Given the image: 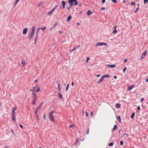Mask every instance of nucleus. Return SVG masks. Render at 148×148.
Returning a JSON list of instances; mask_svg holds the SVG:
<instances>
[{
    "label": "nucleus",
    "mask_w": 148,
    "mask_h": 148,
    "mask_svg": "<svg viewBox=\"0 0 148 148\" xmlns=\"http://www.w3.org/2000/svg\"><path fill=\"white\" fill-rule=\"evenodd\" d=\"M117 32V31L116 30V29H114V30L112 32V33L113 34H115Z\"/></svg>",
    "instance_id": "obj_29"
},
{
    "label": "nucleus",
    "mask_w": 148,
    "mask_h": 148,
    "mask_svg": "<svg viewBox=\"0 0 148 148\" xmlns=\"http://www.w3.org/2000/svg\"><path fill=\"white\" fill-rule=\"evenodd\" d=\"M127 59H126L124 60V63H125L127 62Z\"/></svg>",
    "instance_id": "obj_57"
},
{
    "label": "nucleus",
    "mask_w": 148,
    "mask_h": 148,
    "mask_svg": "<svg viewBox=\"0 0 148 148\" xmlns=\"http://www.w3.org/2000/svg\"><path fill=\"white\" fill-rule=\"evenodd\" d=\"M126 69V67H124L123 69V72H124L125 71Z\"/></svg>",
    "instance_id": "obj_47"
},
{
    "label": "nucleus",
    "mask_w": 148,
    "mask_h": 148,
    "mask_svg": "<svg viewBox=\"0 0 148 148\" xmlns=\"http://www.w3.org/2000/svg\"><path fill=\"white\" fill-rule=\"evenodd\" d=\"M120 105L118 103H117L116 104L115 107L117 108H120Z\"/></svg>",
    "instance_id": "obj_20"
},
{
    "label": "nucleus",
    "mask_w": 148,
    "mask_h": 148,
    "mask_svg": "<svg viewBox=\"0 0 148 148\" xmlns=\"http://www.w3.org/2000/svg\"><path fill=\"white\" fill-rule=\"evenodd\" d=\"M72 18L71 16V15H69L68 17L67 18V20L66 21L67 22H69L70 21V20Z\"/></svg>",
    "instance_id": "obj_16"
},
{
    "label": "nucleus",
    "mask_w": 148,
    "mask_h": 148,
    "mask_svg": "<svg viewBox=\"0 0 148 148\" xmlns=\"http://www.w3.org/2000/svg\"><path fill=\"white\" fill-rule=\"evenodd\" d=\"M36 100H34V99H33V100H32V103H33V105L35 104V102H36Z\"/></svg>",
    "instance_id": "obj_36"
},
{
    "label": "nucleus",
    "mask_w": 148,
    "mask_h": 148,
    "mask_svg": "<svg viewBox=\"0 0 148 148\" xmlns=\"http://www.w3.org/2000/svg\"><path fill=\"white\" fill-rule=\"evenodd\" d=\"M45 28H46V27H43L41 28L40 29H41L42 31H44V30H45Z\"/></svg>",
    "instance_id": "obj_41"
},
{
    "label": "nucleus",
    "mask_w": 148,
    "mask_h": 148,
    "mask_svg": "<svg viewBox=\"0 0 148 148\" xmlns=\"http://www.w3.org/2000/svg\"><path fill=\"white\" fill-rule=\"evenodd\" d=\"M59 97L60 98V99H62V95H61V93H59Z\"/></svg>",
    "instance_id": "obj_25"
},
{
    "label": "nucleus",
    "mask_w": 148,
    "mask_h": 148,
    "mask_svg": "<svg viewBox=\"0 0 148 148\" xmlns=\"http://www.w3.org/2000/svg\"><path fill=\"white\" fill-rule=\"evenodd\" d=\"M35 30V26H33L31 29V32L34 33Z\"/></svg>",
    "instance_id": "obj_15"
},
{
    "label": "nucleus",
    "mask_w": 148,
    "mask_h": 148,
    "mask_svg": "<svg viewBox=\"0 0 148 148\" xmlns=\"http://www.w3.org/2000/svg\"><path fill=\"white\" fill-rule=\"evenodd\" d=\"M78 4V3L77 2H75V3H74V5H77Z\"/></svg>",
    "instance_id": "obj_52"
},
{
    "label": "nucleus",
    "mask_w": 148,
    "mask_h": 148,
    "mask_svg": "<svg viewBox=\"0 0 148 148\" xmlns=\"http://www.w3.org/2000/svg\"><path fill=\"white\" fill-rule=\"evenodd\" d=\"M139 7H138L137 9L134 12L135 13H136L139 10Z\"/></svg>",
    "instance_id": "obj_44"
},
{
    "label": "nucleus",
    "mask_w": 148,
    "mask_h": 148,
    "mask_svg": "<svg viewBox=\"0 0 148 148\" xmlns=\"http://www.w3.org/2000/svg\"><path fill=\"white\" fill-rule=\"evenodd\" d=\"M68 3L70 4V7H71L73 5V3L70 0H69L68 1Z\"/></svg>",
    "instance_id": "obj_17"
},
{
    "label": "nucleus",
    "mask_w": 148,
    "mask_h": 148,
    "mask_svg": "<svg viewBox=\"0 0 148 148\" xmlns=\"http://www.w3.org/2000/svg\"><path fill=\"white\" fill-rule=\"evenodd\" d=\"M92 13V12H91L90 10H88L87 12V15H89L91 14Z\"/></svg>",
    "instance_id": "obj_21"
},
{
    "label": "nucleus",
    "mask_w": 148,
    "mask_h": 148,
    "mask_svg": "<svg viewBox=\"0 0 148 148\" xmlns=\"http://www.w3.org/2000/svg\"><path fill=\"white\" fill-rule=\"evenodd\" d=\"M80 48V45H78L76 47H75V48H76V49L77 48Z\"/></svg>",
    "instance_id": "obj_49"
},
{
    "label": "nucleus",
    "mask_w": 148,
    "mask_h": 148,
    "mask_svg": "<svg viewBox=\"0 0 148 148\" xmlns=\"http://www.w3.org/2000/svg\"><path fill=\"white\" fill-rule=\"evenodd\" d=\"M103 78L102 77H101V79L99 80L98 82V83L99 84L101 83L103 81Z\"/></svg>",
    "instance_id": "obj_13"
},
{
    "label": "nucleus",
    "mask_w": 148,
    "mask_h": 148,
    "mask_svg": "<svg viewBox=\"0 0 148 148\" xmlns=\"http://www.w3.org/2000/svg\"><path fill=\"white\" fill-rule=\"evenodd\" d=\"M78 141H79V138H77V140H76V143L75 145H76L77 143L78 142Z\"/></svg>",
    "instance_id": "obj_40"
},
{
    "label": "nucleus",
    "mask_w": 148,
    "mask_h": 148,
    "mask_svg": "<svg viewBox=\"0 0 148 148\" xmlns=\"http://www.w3.org/2000/svg\"><path fill=\"white\" fill-rule=\"evenodd\" d=\"M54 111H52L50 112L49 113V117L51 120L53 122H55V119L53 118V113L54 112Z\"/></svg>",
    "instance_id": "obj_1"
},
{
    "label": "nucleus",
    "mask_w": 148,
    "mask_h": 148,
    "mask_svg": "<svg viewBox=\"0 0 148 148\" xmlns=\"http://www.w3.org/2000/svg\"><path fill=\"white\" fill-rule=\"evenodd\" d=\"M19 125L20 126V127L21 128H22V129L23 128V127L22 125H21V124H19Z\"/></svg>",
    "instance_id": "obj_51"
},
{
    "label": "nucleus",
    "mask_w": 148,
    "mask_h": 148,
    "mask_svg": "<svg viewBox=\"0 0 148 148\" xmlns=\"http://www.w3.org/2000/svg\"><path fill=\"white\" fill-rule=\"evenodd\" d=\"M58 23H57V22H56L54 24V25L53 26L51 27L50 29V30H51L52 29H53L54 28L58 25Z\"/></svg>",
    "instance_id": "obj_10"
},
{
    "label": "nucleus",
    "mask_w": 148,
    "mask_h": 148,
    "mask_svg": "<svg viewBox=\"0 0 148 148\" xmlns=\"http://www.w3.org/2000/svg\"><path fill=\"white\" fill-rule=\"evenodd\" d=\"M85 113H86V117H87V116H88V114L87 113V112H85Z\"/></svg>",
    "instance_id": "obj_59"
},
{
    "label": "nucleus",
    "mask_w": 148,
    "mask_h": 148,
    "mask_svg": "<svg viewBox=\"0 0 148 148\" xmlns=\"http://www.w3.org/2000/svg\"><path fill=\"white\" fill-rule=\"evenodd\" d=\"M34 33L31 32L28 35V38L29 39H31L33 38Z\"/></svg>",
    "instance_id": "obj_5"
},
{
    "label": "nucleus",
    "mask_w": 148,
    "mask_h": 148,
    "mask_svg": "<svg viewBox=\"0 0 148 148\" xmlns=\"http://www.w3.org/2000/svg\"><path fill=\"white\" fill-rule=\"evenodd\" d=\"M18 3L16 2V1L15 2V3L14 4V6H15L16 4Z\"/></svg>",
    "instance_id": "obj_60"
},
{
    "label": "nucleus",
    "mask_w": 148,
    "mask_h": 148,
    "mask_svg": "<svg viewBox=\"0 0 148 148\" xmlns=\"http://www.w3.org/2000/svg\"><path fill=\"white\" fill-rule=\"evenodd\" d=\"M106 0H102V2L103 3H104L105 2Z\"/></svg>",
    "instance_id": "obj_56"
},
{
    "label": "nucleus",
    "mask_w": 148,
    "mask_h": 148,
    "mask_svg": "<svg viewBox=\"0 0 148 148\" xmlns=\"http://www.w3.org/2000/svg\"><path fill=\"white\" fill-rule=\"evenodd\" d=\"M147 53V50H145L143 52V53L141 55V59H140V60H142L145 57V56L146 55Z\"/></svg>",
    "instance_id": "obj_4"
},
{
    "label": "nucleus",
    "mask_w": 148,
    "mask_h": 148,
    "mask_svg": "<svg viewBox=\"0 0 148 148\" xmlns=\"http://www.w3.org/2000/svg\"><path fill=\"white\" fill-rule=\"evenodd\" d=\"M87 60H86V62L88 63V61L90 59V58L89 57H87Z\"/></svg>",
    "instance_id": "obj_30"
},
{
    "label": "nucleus",
    "mask_w": 148,
    "mask_h": 148,
    "mask_svg": "<svg viewBox=\"0 0 148 148\" xmlns=\"http://www.w3.org/2000/svg\"><path fill=\"white\" fill-rule=\"evenodd\" d=\"M36 117L37 119V120L39 121V118L38 117V115H36Z\"/></svg>",
    "instance_id": "obj_46"
},
{
    "label": "nucleus",
    "mask_w": 148,
    "mask_h": 148,
    "mask_svg": "<svg viewBox=\"0 0 148 148\" xmlns=\"http://www.w3.org/2000/svg\"><path fill=\"white\" fill-rule=\"evenodd\" d=\"M32 95H33L32 97H33V99H34V100H36L37 99V97L36 94L34 92H33Z\"/></svg>",
    "instance_id": "obj_7"
},
{
    "label": "nucleus",
    "mask_w": 148,
    "mask_h": 148,
    "mask_svg": "<svg viewBox=\"0 0 148 148\" xmlns=\"http://www.w3.org/2000/svg\"><path fill=\"white\" fill-rule=\"evenodd\" d=\"M116 117H117V119H118V121L120 122L121 123V118L120 116H119V115H118Z\"/></svg>",
    "instance_id": "obj_19"
},
{
    "label": "nucleus",
    "mask_w": 148,
    "mask_h": 148,
    "mask_svg": "<svg viewBox=\"0 0 148 148\" xmlns=\"http://www.w3.org/2000/svg\"><path fill=\"white\" fill-rule=\"evenodd\" d=\"M76 50V48H75L74 49H72L70 50V51L69 52H71L72 51H74Z\"/></svg>",
    "instance_id": "obj_31"
},
{
    "label": "nucleus",
    "mask_w": 148,
    "mask_h": 148,
    "mask_svg": "<svg viewBox=\"0 0 148 148\" xmlns=\"http://www.w3.org/2000/svg\"><path fill=\"white\" fill-rule=\"evenodd\" d=\"M40 107L39 106L36 109V110L38 111L40 109Z\"/></svg>",
    "instance_id": "obj_50"
},
{
    "label": "nucleus",
    "mask_w": 148,
    "mask_h": 148,
    "mask_svg": "<svg viewBox=\"0 0 148 148\" xmlns=\"http://www.w3.org/2000/svg\"><path fill=\"white\" fill-rule=\"evenodd\" d=\"M117 128V126L116 125H115L113 128V129L114 130L116 129Z\"/></svg>",
    "instance_id": "obj_37"
},
{
    "label": "nucleus",
    "mask_w": 148,
    "mask_h": 148,
    "mask_svg": "<svg viewBox=\"0 0 148 148\" xmlns=\"http://www.w3.org/2000/svg\"><path fill=\"white\" fill-rule=\"evenodd\" d=\"M40 29V28H38L37 29V32H36V38H35V41H35V45L36 44V40H37V38H38V30Z\"/></svg>",
    "instance_id": "obj_8"
},
{
    "label": "nucleus",
    "mask_w": 148,
    "mask_h": 148,
    "mask_svg": "<svg viewBox=\"0 0 148 148\" xmlns=\"http://www.w3.org/2000/svg\"><path fill=\"white\" fill-rule=\"evenodd\" d=\"M16 109V107H14L13 108L12 110V111H15Z\"/></svg>",
    "instance_id": "obj_32"
},
{
    "label": "nucleus",
    "mask_w": 148,
    "mask_h": 148,
    "mask_svg": "<svg viewBox=\"0 0 148 148\" xmlns=\"http://www.w3.org/2000/svg\"><path fill=\"white\" fill-rule=\"evenodd\" d=\"M135 4V3L134 2H131V5H134Z\"/></svg>",
    "instance_id": "obj_45"
},
{
    "label": "nucleus",
    "mask_w": 148,
    "mask_h": 148,
    "mask_svg": "<svg viewBox=\"0 0 148 148\" xmlns=\"http://www.w3.org/2000/svg\"><path fill=\"white\" fill-rule=\"evenodd\" d=\"M71 1H72V2L73 3V2H75L77 1V0H70Z\"/></svg>",
    "instance_id": "obj_55"
},
{
    "label": "nucleus",
    "mask_w": 148,
    "mask_h": 148,
    "mask_svg": "<svg viewBox=\"0 0 148 148\" xmlns=\"http://www.w3.org/2000/svg\"><path fill=\"white\" fill-rule=\"evenodd\" d=\"M135 86V84L132 85L131 86H129L128 87V88L127 90L130 91L134 88Z\"/></svg>",
    "instance_id": "obj_6"
},
{
    "label": "nucleus",
    "mask_w": 148,
    "mask_h": 148,
    "mask_svg": "<svg viewBox=\"0 0 148 148\" xmlns=\"http://www.w3.org/2000/svg\"><path fill=\"white\" fill-rule=\"evenodd\" d=\"M114 3H116L117 2L116 0H111Z\"/></svg>",
    "instance_id": "obj_43"
},
{
    "label": "nucleus",
    "mask_w": 148,
    "mask_h": 148,
    "mask_svg": "<svg viewBox=\"0 0 148 148\" xmlns=\"http://www.w3.org/2000/svg\"><path fill=\"white\" fill-rule=\"evenodd\" d=\"M58 87L59 91L60 92V84H58Z\"/></svg>",
    "instance_id": "obj_35"
},
{
    "label": "nucleus",
    "mask_w": 148,
    "mask_h": 148,
    "mask_svg": "<svg viewBox=\"0 0 148 148\" xmlns=\"http://www.w3.org/2000/svg\"><path fill=\"white\" fill-rule=\"evenodd\" d=\"M134 115H135V113H134V112L133 113H132V115L131 116V118H134Z\"/></svg>",
    "instance_id": "obj_23"
},
{
    "label": "nucleus",
    "mask_w": 148,
    "mask_h": 148,
    "mask_svg": "<svg viewBox=\"0 0 148 148\" xmlns=\"http://www.w3.org/2000/svg\"><path fill=\"white\" fill-rule=\"evenodd\" d=\"M27 29L26 28H25L23 31V34H27Z\"/></svg>",
    "instance_id": "obj_9"
},
{
    "label": "nucleus",
    "mask_w": 148,
    "mask_h": 148,
    "mask_svg": "<svg viewBox=\"0 0 148 148\" xmlns=\"http://www.w3.org/2000/svg\"><path fill=\"white\" fill-rule=\"evenodd\" d=\"M144 100V98H142L141 99V102H142L143 101V100Z\"/></svg>",
    "instance_id": "obj_58"
},
{
    "label": "nucleus",
    "mask_w": 148,
    "mask_h": 148,
    "mask_svg": "<svg viewBox=\"0 0 148 148\" xmlns=\"http://www.w3.org/2000/svg\"><path fill=\"white\" fill-rule=\"evenodd\" d=\"M58 6V5H56L54 8L53 9V10L54 11L55 10Z\"/></svg>",
    "instance_id": "obj_28"
},
{
    "label": "nucleus",
    "mask_w": 148,
    "mask_h": 148,
    "mask_svg": "<svg viewBox=\"0 0 148 148\" xmlns=\"http://www.w3.org/2000/svg\"><path fill=\"white\" fill-rule=\"evenodd\" d=\"M137 109L138 110H140V107L139 106H138L137 107Z\"/></svg>",
    "instance_id": "obj_53"
},
{
    "label": "nucleus",
    "mask_w": 148,
    "mask_h": 148,
    "mask_svg": "<svg viewBox=\"0 0 148 148\" xmlns=\"http://www.w3.org/2000/svg\"><path fill=\"white\" fill-rule=\"evenodd\" d=\"M102 45H105L107 46V43L106 42H98L95 45V46L96 47H97L98 46H101Z\"/></svg>",
    "instance_id": "obj_2"
},
{
    "label": "nucleus",
    "mask_w": 148,
    "mask_h": 148,
    "mask_svg": "<svg viewBox=\"0 0 148 148\" xmlns=\"http://www.w3.org/2000/svg\"><path fill=\"white\" fill-rule=\"evenodd\" d=\"M21 63V64H23V66H25L26 64L25 60L23 59L22 60Z\"/></svg>",
    "instance_id": "obj_12"
},
{
    "label": "nucleus",
    "mask_w": 148,
    "mask_h": 148,
    "mask_svg": "<svg viewBox=\"0 0 148 148\" xmlns=\"http://www.w3.org/2000/svg\"><path fill=\"white\" fill-rule=\"evenodd\" d=\"M107 66L110 68H113L115 67L116 65L115 64H112V65H110V64H108Z\"/></svg>",
    "instance_id": "obj_14"
},
{
    "label": "nucleus",
    "mask_w": 148,
    "mask_h": 148,
    "mask_svg": "<svg viewBox=\"0 0 148 148\" xmlns=\"http://www.w3.org/2000/svg\"><path fill=\"white\" fill-rule=\"evenodd\" d=\"M62 6H63V5H66V2H65L64 1H62Z\"/></svg>",
    "instance_id": "obj_22"
},
{
    "label": "nucleus",
    "mask_w": 148,
    "mask_h": 148,
    "mask_svg": "<svg viewBox=\"0 0 148 148\" xmlns=\"http://www.w3.org/2000/svg\"><path fill=\"white\" fill-rule=\"evenodd\" d=\"M144 2L145 4L148 2V0H144Z\"/></svg>",
    "instance_id": "obj_34"
},
{
    "label": "nucleus",
    "mask_w": 148,
    "mask_h": 148,
    "mask_svg": "<svg viewBox=\"0 0 148 148\" xmlns=\"http://www.w3.org/2000/svg\"><path fill=\"white\" fill-rule=\"evenodd\" d=\"M114 143L113 142H111L108 145L109 146H112L113 145Z\"/></svg>",
    "instance_id": "obj_24"
},
{
    "label": "nucleus",
    "mask_w": 148,
    "mask_h": 148,
    "mask_svg": "<svg viewBox=\"0 0 148 148\" xmlns=\"http://www.w3.org/2000/svg\"><path fill=\"white\" fill-rule=\"evenodd\" d=\"M12 116V120L14 121H15L16 119H15V116Z\"/></svg>",
    "instance_id": "obj_27"
},
{
    "label": "nucleus",
    "mask_w": 148,
    "mask_h": 148,
    "mask_svg": "<svg viewBox=\"0 0 148 148\" xmlns=\"http://www.w3.org/2000/svg\"><path fill=\"white\" fill-rule=\"evenodd\" d=\"M43 2H41L40 3H38V7H40V5L43 3Z\"/></svg>",
    "instance_id": "obj_26"
},
{
    "label": "nucleus",
    "mask_w": 148,
    "mask_h": 148,
    "mask_svg": "<svg viewBox=\"0 0 148 148\" xmlns=\"http://www.w3.org/2000/svg\"><path fill=\"white\" fill-rule=\"evenodd\" d=\"M100 76H101V75H99V74L97 75H96L97 77H100Z\"/></svg>",
    "instance_id": "obj_63"
},
{
    "label": "nucleus",
    "mask_w": 148,
    "mask_h": 148,
    "mask_svg": "<svg viewBox=\"0 0 148 148\" xmlns=\"http://www.w3.org/2000/svg\"><path fill=\"white\" fill-rule=\"evenodd\" d=\"M40 90V87H38L36 86H34L33 87V92H38Z\"/></svg>",
    "instance_id": "obj_3"
},
{
    "label": "nucleus",
    "mask_w": 148,
    "mask_h": 148,
    "mask_svg": "<svg viewBox=\"0 0 148 148\" xmlns=\"http://www.w3.org/2000/svg\"><path fill=\"white\" fill-rule=\"evenodd\" d=\"M90 115H91V116H93V112H90Z\"/></svg>",
    "instance_id": "obj_62"
},
{
    "label": "nucleus",
    "mask_w": 148,
    "mask_h": 148,
    "mask_svg": "<svg viewBox=\"0 0 148 148\" xmlns=\"http://www.w3.org/2000/svg\"><path fill=\"white\" fill-rule=\"evenodd\" d=\"M71 84L73 86L74 85V83L73 82H72L71 83Z\"/></svg>",
    "instance_id": "obj_64"
},
{
    "label": "nucleus",
    "mask_w": 148,
    "mask_h": 148,
    "mask_svg": "<svg viewBox=\"0 0 148 148\" xmlns=\"http://www.w3.org/2000/svg\"><path fill=\"white\" fill-rule=\"evenodd\" d=\"M54 12V11L52 9L50 11H49L48 12L47 14L48 15H51Z\"/></svg>",
    "instance_id": "obj_18"
},
{
    "label": "nucleus",
    "mask_w": 148,
    "mask_h": 148,
    "mask_svg": "<svg viewBox=\"0 0 148 148\" xmlns=\"http://www.w3.org/2000/svg\"><path fill=\"white\" fill-rule=\"evenodd\" d=\"M38 111V110H35V113L36 114V115H38L37 114Z\"/></svg>",
    "instance_id": "obj_48"
},
{
    "label": "nucleus",
    "mask_w": 148,
    "mask_h": 148,
    "mask_svg": "<svg viewBox=\"0 0 148 148\" xmlns=\"http://www.w3.org/2000/svg\"><path fill=\"white\" fill-rule=\"evenodd\" d=\"M15 111H12V116H15Z\"/></svg>",
    "instance_id": "obj_33"
},
{
    "label": "nucleus",
    "mask_w": 148,
    "mask_h": 148,
    "mask_svg": "<svg viewBox=\"0 0 148 148\" xmlns=\"http://www.w3.org/2000/svg\"><path fill=\"white\" fill-rule=\"evenodd\" d=\"M89 128H88V130H87V134H89Z\"/></svg>",
    "instance_id": "obj_61"
},
{
    "label": "nucleus",
    "mask_w": 148,
    "mask_h": 148,
    "mask_svg": "<svg viewBox=\"0 0 148 148\" xmlns=\"http://www.w3.org/2000/svg\"><path fill=\"white\" fill-rule=\"evenodd\" d=\"M123 144V142L122 140H121L120 142V144L121 145H122Z\"/></svg>",
    "instance_id": "obj_42"
},
{
    "label": "nucleus",
    "mask_w": 148,
    "mask_h": 148,
    "mask_svg": "<svg viewBox=\"0 0 148 148\" xmlns=\"http://www.w3.org/2000/svg\"><path fill=\"white\" fill-rule=\"evenodd\" d=\"M43 103H44L43 102H42L40 103V105H39V106L40 107L42 106V105H43Z\"/></svg>",
    "instance_id": "obj_38"
},
{
    "label": "nucleus",
    "mask_w": 148,
    "mask_h": 148,
    "mask_svg": "<svg viewBox=\"0 0 148 148\" xmlns=\"http://www.w3.org/2000/svg\"><path fill=\"white\" fill-rule=\"evenodd\" d=\"M69 84H68L67 85V86H66V91H67L68 90V88L69 87Z\"/></svg>",
    "instance_id": "obj_39"
},
{
    "label": "nucleus",
    "mask_w": 148,
    "mask_h": 148,
    "mask_svg": "<svg viewBox=\"0 0 148 148\" xmlns=\"http://www.w3.org/2000/svg\"><path fill=\"white\" fill-rule=\"evenodd\" d=\"M102 77L104 79L105 78H108L110 77V76L109 75L106 74L103 75Z\"/></svg>",
    "instance_id": "obj_11"
},
{
    "label": "nucleus",
    "mask_w": 148,
    "mask_h": 148,
    "mask_svg": "<svg viewBox=\"0 0 148 148\" xmlns=\"http://www.w3.org/2000/svg\"><path fill=\"white\" fill-rule=\"evenodd\" d=\"M74 126H75V125H70L69 126V127H73Z\"/></svg>",
    "instance_id": "obj_54"
}]
</instances>
